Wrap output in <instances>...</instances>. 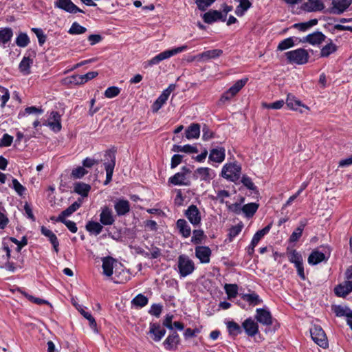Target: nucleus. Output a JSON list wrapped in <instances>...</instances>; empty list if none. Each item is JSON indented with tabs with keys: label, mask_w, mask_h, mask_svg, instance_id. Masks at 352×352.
<instances>
[{
	"label": "nucleus",
	"mask_w": 352,
	"mask_h": 352,
	"mask_svg": "<svg viewBox=\"0 0 352 352\" xmlns=\"http://www.w3.org/2000/svg\"><path fill=\"white\" fill-rule=\"evenodd\" d=\"M352 292V281H344L334 288V293L338 297H346Z\"/></svg>",
	"instance_id": "18"
},
{
	"label": "nucleus",
	"mask_w": 352,
	"mask_h": 352,
	"mask_svg": "<svg viewBox=\"0 0 352 352\" xmlns=\"http://www.w3.org/2000/svg\"><path fill=\"white\" fill-rule=\"evenodd\" d=\"M90 189L91 186L89 184L82 182H78L74 184V192L83 197L88 196Z\"/></svg>",
	"instance_id": "35"
},
{
	"label": "nucleus",
	"mask_w": 352,
	"mask_h": 352,
	"mask_svg": "<svg viewBox=\"0 0 352 352\" xmlns=\"http://www.w3.org/2000/svg\"><path fill=\"white\" fill-rule=\"evenodd\" d=\"M172 151L173 152H184L186 153H198V149L196 146H192L190 144H186L184 146H179L175 144L172 148Z\"/></svg>",
	"instance_id": "36"
},
{
	"label": "nucleus",
	"mask_w": 352,
	"mask_h": 352,
	"mask_svg": "<svg viewBox=\"0 0 352 352\" xmlns=\"http://www.w3.org/2000/svg\"><path fill=\"white\" fill-rule=\"evenodd\" d=\"M326 259L324 253L318 250L313 251L308 257V263L310 265H317Z\"/></svg>",
	"instance_id": "34"
},
{
	"label": "nucleus",
	"mask_w": 352,
	"mask_h": 352,
	"mask_svg": "<svg viewBox=\"0 0 352 352\" xmlns=\"http://www.w3.org/2000/svg\"><path fill=\"white\" fill-rule=\"evenodd\" d=\"M294 45L293 38L292 37L287 38L282 41L278 45L277 50L283 51L289 49Z\"/></svg>",
	"instance_id": "56"
},
{
	"label": "nucleus",
	"mask_w": 352,
	"mask_h": 352,
	"mask_svg": "<svg viewBox=\"0 0 352 352\" xmlns=\"http://www.w3.org/2000/svg\"><path fill=\"white\" fill-rule=\"evenodd\" d=\"M10 240L12 243H14V244H16L17 245L16 251L18 252H20V251L21 250L22 248L28 244V239H27V237L25 236H23L21 241H19L16 238H14V237H10Z\"/></svg>",
	"instance_id": "62"
},
{
	"label": "nucleus",
	"mask_w": 352,
	"mask_h": 352,
	"mask_svg": "<svg viewBox=\"0 0 352 352\" xmlns=\"http://www.w3.org/2000/svg\"><path fill=\"white\" fill-rule=\"evenodd\" d=\"M176 227L179 234L184 238H188L191 234V228L188 222L184 219H179L177 221Z\"/></svg>",
	"instance_id": "28"
},
{
	"label": "nucleus",
	"mask_w": 352,
	"mask_h": 352,
	"mask_svg": "<svg viewBox=\"0 0 352 352\" xmlns=\"http://www.w3.org/2000/svg\"><path fill=\"white\" fill-rule=\"evenodd\" d=\"M258 208V205L255 203H250L244 205L242 207V211L245 214L246 217H252L254 213L256 212Z\"/></svg>",
	"instance_id": "42"
},
{
	"label": "nucleus",
	"mask_w": 352,
	"mask_h": 352,
	"mask_svg": "<svg viewBox=\"0 0 352 352\" xmlns=\"http://www.w3.org/2000/svg\"><path fill=\"white\" fill-rule=\"evenodd\" d=\"M103 274L107 276H111L113 274V264L116 262V259L111 256H107L102 258Z\"/></svg>",
	"instance_id": "29"
},
{
	"label": "nucleus",
	"mask_w": 352,
	"mask_h": 352,
	"mask_svg": "<svg viewBox=\"0 0 352 352\" xmlns=\"http://www.w3.org/2000/svg\"><path fill=\"white\" fill-rule=\"evenodd\" d=\"M23 258L19 260L20 263H14L13 262L7 261L5 263V265L3 267H5L6 270H8L10 272H14L16 268H21L23 266Z\"/></svg>",
	"instance_id": "63"
},
{
	"label": "nucleus",
	"mask_w": 352,
	"mask_h": 352,
	"mask_svg": "<svg viewBox=\"0 0 352 352\" xmlns=\"http://www.w3.org/2000/svg\"><path fill=\"white\" fill-rule=\"evenodd\" d=\"M333 311L336 315L338 317L348 316L352 311L349 308L346 307H342L341 305L335 306Z\"/></svg>",
	"instance_id": "55"
},
{
	"label": "nucleus",
	"mask_w": 352,
	"mask_h": 352,
	"mask_svg": "<svg viewBox=\"0 0 352 352\" xmlns=\"http://www.w3.org/2000/svg\"><path fill=\"white\" fill-rule=\"evenodd\" d=\"M205 237L206 235L202 230H194L191 242L194 244H200Z\"/></svg>",
	"instance_id": "51"
},
{
	"label": "nucleus",
	"mask_w": 352,
	"mask_h": 352,
	"mask_svg": "<svg viewBox=\"0 0 352 352\" xmlns=\"http://www.w3.org/2000/svg\"><path fill=\"white\" fill-rule=\"evenodd\" d=\"M168 97L166 94L162 93L157 99L153 102L152 105V111L154 113H157L162 107L166 103Z\"/></svg>",
	"instance_id": "41"
},
{
	"label": "nucleus",
	"mask_w": 352,
	"mask_h": 352,
	"mask_svg": "<svg viewBox=\"0 0 352 352\" xmlns=\"http://www.w3.org/2000/svg\"><path fill=\"white\" fill-rule=\"evenodd\" d=\"M55 7L65 10L69 13L84 12L78 8L71 0H56L54 2Z\"/></svg>",
	"instance_id": "10"
},
{
	"label": "nucleus",
	"mask_w": 352,
	"mask_h": 352,
	"mask_svg": "<svg viewBox=\"0 0 352 352\" xmlns=\"http://www.w3.org/2000/svg\"><path fill=\"white\" fill-rule=\"evenodd\" d=\"M177 267L180 276L185 277L195 270L194 262L186 255L182 254L178 257Z\"/></svg>",
	"instance_id": "4"
},
{
	"label": "nucleus",
	"mask_w": 352,
	"mask_h": 352,
	"mask_svg": "<svg viewBox=\"0 0 352 352\" xmlns=\"http://www.w3.org/2000/svg\"><path fill=\"white\" fill-rule=\"evenodd\" d=\"M337 50V46L331 42L326 45H324L320 51V56L322 57H327L330 54L334 53Z\"/></svg>",
	"instance_id": "46"
},
{
	"label": "nucleus",
	"mask_w": 352,
	"mask_h": 352,
	"mask_svg": "<svg viewBox=\"0 0 352 352\" xmlns=\"http://www.w3.org/2000/svg\"><path fill=\"white\" fill-rule=\"evenodd\" d=\"M203 19L205 23L210 24L218 20L225 21L226 16L220 11L211 10L204 14Z\"/></svg>",
	"instance_id": "17"
},
{
	"label": "nucleus",
	"mask_w": 352,
	"mask_h": 352,
	"mask_svg": "<svg viewBox=\"0 0 352 352\" xmlns=\"http://www.w3.org/2000/svg\"><path fill=\"white\" fill-rule=\"evenodd\" d=\"M115 210L118 216H123L130 211V204L125 199H118L115 202Z\"/></svg>",
	"instance_id": "25"
},
{
	"label": "nucleus",
	"mask_w": 352,
	"mask_h": 352,
	"mask_svg": "<svg viewBox=\"0 0 352 352\" xmlns=\"http://www.w3.org/2000/svg\"><path fill=\"white\" fill-rule=\"evenodd\" d=\"M186 49H187V46L183 45L181 47H178L176 48L164 51V52L160 53L159 54L156 55L153 58H152L151 60L145 62L144 63V67L146 68V67L152 66L153 65H157L160 62H161L165 59H167L174 55H176L177 54L180 53Z\"/></svg>",
	"instance_id": "1"
},
{
	"label": "nucleus",
	"mask_w": 352,
	"mask_h": 352,
	"mask_svg": "<svg viewBox=\"0 0 352 352\" xmlns=\"http://www.w3.org/2000/svg\"><path fill=\"white\" fill-rule=\"evenodd\" d=\"M271 228V225H267L264 228L257 231L252 238V245H256L261 239L267 234Z\"/></svg>",
	"instance_id": "43"
},
{
	"label": "nucleus",
	"mask_w": 352,
	"mask_h": 352,
	"mask_svg": "<svg viewBox=\"0 0 352 352\" xmlns=\"http://www.w3.org/2000/svg\"><path fill=\"white\" fill-rule=\"evenodd\" d=\"M224 289L229 299L235 298L238 294V285L236 284H226Z\"/></svg>",
	"instance_id": "47"
},
{
	"label": "nucleus",
	"mask_w": 352,
	"mask_h": 352,
	"mask_svg": "<svg viewBox=\"0 0 352 352\" xmlns=\"http://www.w3.org/2000/svg\"><path fill=\"white\" fill-rule=\"evenodd\" d=\"M82 200L78 199V201L74 202L67 209L63 210L56 219V221H65V217L71 215L72 213L76 212L81 206Z\"/></svg>",
	"instance_id": "24"
},
{
	"label": "nucleus",
	"mask_w": 352,
	"mask_h": 352,
	"mask_svg": "<svg viewBox=\"0 0 352 352\" xmlns=\"http://www.w3.org/2000/svg\"><path fill=\"white\" fill-rule=\"evenodd\" d=\"M210 255L211 250L208 247L198 246L195 248V256L202 263H208Z\"/></svg>",
	"instance_id": "21"
},
{
	"label": "nucleus",
	"mask_w": 352,
	"mask_h": 352,
	"mask_svg": "<svg viewBox=\"0 0 352 352\" xmlns=\"http://www.w3.org/2000/svg\"><path fill=\"white\" fill-rule=\"evenodd\" d=\"M148 334L155 342H159L166 334V329L158 323H151Z\"/></svg>",
	"instance_id": "15"
},
{
	"label": "nucleus",
	"mask_w": 352,
	"mask_h": 352,
	"mask_svg": "<svg viewBox=\"0 0 352 352\" xmlns=\"http://www.w3.org/2000/svg\"><path fill=\"white\" fill-rule=\"evenodd\" d=\"M194 177L200 178L201 180L210 182L214 177V172L209 168L201 167L198 168L194 173Z\"/></svg>",
	"instance_id": "20"
},
{
	"label": "nucleus",
	"mask_w": 352,
	"mask_h": 352,
	"mask_svg": "<svg viewBox=\"0 0 352 352\" xmlns=\"http://www.w3.org/2000/svg\"><path fill=\"white\" fill-rule=\"evenodd\" d=\"M179 342V336L177 332H173L169 335L163 342V344L167 350H174Z\"/></svg>",
	"instance_id": "26"
},
{
	"label": "nucleus",
	"mask_w": 352,
	"mask_h": 352,
	"mask_svg": "<svg viewBox=\"0 0 352 352\" xmlns=\"http://www.w3.org/2000/svg\"><path fill=\"white\" fill-rule=\"evenodd\" d=\"M87 32V28L80 25L77 22H74L68 30V33L70 34H81Z\"/></svg>",
	"instance_id": "50"
},
{
	"label": "nucleus",
	"mask_w": 352,
	"mask_h": 352,
	"mask_svg": "<svg viewBox=\"0 0 352 352\" xmlns=\"http://www.w3.org/2000/svg\"><path fill=\"white\" fill-rule=\"evenodd\" d=\"M287 61L292 64L304 65L309 58L308 52L302 48L292 50L285 53Z\"/></svg>",
	"instance_id": "2"
},
{
	"label": "nucleus",
	"mask_w": 352,
	"mask_h": 352,
	"mask_svg": "<svg viewBox=\"0 0 352 352\" xmlns=\"http://www.w3.org/2000/svg\"><path fill=\"white\" fill-rule=\"evenodd\" d=\"M216 0H195V3L199 10L205 11L210 7Z\"/></svg>",
	"instance_id": "58"
},
{
	"label": "nucleus",
	"mask_w": 352,
	"mask_h": 352,
	"mask_svg": "<svg viewBox=\"0 0 352 352\" xmlns=\"http://www.w3.org/2000/svg\"><path fill=\"white\" fill-rule=\"evenodd\" d=\"M241 327L248 336L253 337L258 333V323L251 317L245 319Z\"/></svg>",
	"instance_id": "12"
},
{
	"label": "nucleus",
	"mask_w": 352,
	"mask_h": 352,
	"mask_svg": "<svg viewBox=\"0 0 352 352\" xmlns=\"http://www.w3.org/2000/svg\"><path fill=\"white\" fill-rule=\"evenodd\" d=\"M105 162L104 163L106 170V180L104 184H108L112 179L114 167L116 165V155L115 151L108 150L104 154Z\"/></svg>",
	"instance_id": "5"
},
{
	"label": "nucleus",
	"mask_w": 352,
	"mask_h": 352,
	"mask_svg": "<svg viewBox=\"0 0 352 352\" xmlns=\"http://www.w3.org/2000/svg\"><path fill=\"white\" fill-rule=\"evenodd\" d=\"M241 167L236 163L226 164L223 166L221 175L225 179L236 182L240 178Z\"/></svg>",
	"instance_id": "3"
},
{
	"label": "nucleus",
	"mask_w": 352,
	"mask_h": 352,
	"mask_svg": "<svg viewBox=\"0 0 352 352\" xmlns=\"http://www.w3.org/2000/svg\"><path fill=\"white\" fill-rule=\"evenodd\" d=\"M191 170L186 166H183L180 172L177 173L173 177L168 179V182L173 185L176 186H186L190 185V180L186 177V175L190 174Z\"/></svg>",
	"instance_id": "8"
},
{
	"label": "nucleus",
	"mask_w": 352,
	"mask_h": 352,
	"mask_svg": "<svg viewBox=\"0 0 352 352\" xmlns=\"http://www.w3.org/2000/svg\"><path fill=\"white\" fill-rule=\"evenodd\" d=\"M300 8L306 12H317L323 10L324 6L322 0H306Z\"/></svg>",
	"instance_id": "16"
},
{
	"label": "nucleus",
	"mask_w": 352,
	"mask_h": 352,
	"mask_svg": "<svg viewBox=\"0 0 352 352\" xmlns=\"http://www.w3.org/2000/svg\"><path fill=\"white\" fill-rule=\"evenodd\" d=\"M48 126L55 132H58L61 129V118L57 111H52L49 118Z\"/></svg>",
	"instance_id": "27"
},
{
	"label": "nucleus",
	"mask_w": 352,
	"mask_h": 352,
	"mask_svg": "<svg viewBox=\"0 0 352 352\" xmlns=\"http://www.w3.org/2000/svg\"><path fill=\"white\" fill-rule=\"evenodd\" d=\"M41 233L44 236H45L46 237H47L49 239L50 241L51 242V243L53 245V248H54L55 252H58L59 250H58L59 243H58V239H57L56 234L52 231L47 229L45 226L41 227Z\"/></svg>",
	"instance_id": "30"
},
{
	"label": "nucleus",
	"mask_w": 352,
	"mask_h": 352,
	"mask_svg": "<svg viewBox=\"0 0 352 352\" xmlns=\"http://www.w3.org/2000/svg\"><path fill=\"white\" fill-rule=\"evenodd\" d=\"M256 314L255 318L259 323L265 325L270 326L272 324V317L271 313L265 309H256Z\"/></svg>",
	"instance_id": "14"
},
{
	"label": "nucleus",
	"mask_w": 352,
	"mask_h": 352,
	"mask_svg": "<svg viewBox=\"0 0 352 352\" xmlns=\"http://www.w3.org/2000/svg\"><path fill=\"white\" fill-rule=\"evenodd\" d=\"M186 138L188 140L196 139L200 135V125L197 123L191 124L185 131Z\"/></svg>",
	"instance_id": "31"
},
{
	"label": "nucleus",
	"mask_w": 352,
	"mask_h": 352,
	"mask_svg": "<svg viewBox=\"0 0 352 352\" xmlns=\"http://www.w3.org/2000/svg\"><path fill=\"white\" fill-rule=\"evenodd\" d=\"M185 215L189 221L194 226H199L201 223V214L195 205H190L185 211Z\"/></svg>",
	"instance_id": "9"
},
{
	"label": "nucleus",
	"mask_w": 352,
	"mask_h": 352,
	"mask_svg": "<svg viewBox=\"0 0 352 352\" xmlns=\"http://www.w3.org/2000/svg\"><path fill=\"white\" fill-rule=\"evenodd\" d=\"M352 0H332L331 12L340 14L345 12L351 5Z\"/></svg>",
	"instance_id": "11"
},
{
	"label": "nucleus",
	"mask_w": 352,
	"mask_h": 352,
	"mask_svg": "<svg viewBox=\"0 0 352 352\" xmlns=\"http://www.w3.org/2000/svg\"><path fill=\"white\" fill-rule=\"evenodd\" d=\"M223 51L220 49H214L205 51L201 54H197L195 58L198 60L208 61L210 59L217 58L221 56Z\"/></svg>",
	"instance_id": "19"
},
{
	"label": "nucleus",
	"mask_w": 352,
	"mask_h": 352,
	"mask_svg": "<svg viewBox=\"0 0 352 352\" xmlns=\"http://www.w3.org/2000/svg\"><path fill=\"white\" fill-rule=\"evenodd\" d=\"M248 80V78H244L237 80L229 89H228L222 94L219 102L221 103H225L226 102L230 100L245 85Z\"/></svg>",
	"instance_id": "6"
},
{
	"label": "nucleus",
	"mask_w": 352,
	"mask_h": 352,
	"mask_svg": "<svg viewBox=\"0 0 352 352\" xmlns=\"http://www.w3.org/2000/svg\"><path fill=\"white\" fill-rule=\"evenodd\" d=\"M64 81L66 84H73L75 85H83L80 75H72L66 78Z\"/></svg>",
	"instance_id": "59"
},
{
	"label": "nucleus",
	"mask_w": 352,
	"mask_h": 352,
	"mask_svg": "<svg viewBox=\"0 0 352 352\" xmlns=\"http://www.w3.org/2000/svg\"><path fill=\"white\" fill-rule=\"evenodd\" d=\"M310 333L312 340L316 343L318 346L323 349H326L328 347V340L327 336L322 329L321 327L318 325H314L310 329Z\"/></svg>",
	"instance_id": "7"
},
{
	"label": "nucleus",
	"mask_w": 352,
	"mask_h": 352,
	"mask_svg": "<svg viewBox=\"0 0 352 352\" xmlns=\"http://www.w3.org/2000/svg\"><path fill=\"white\" fill-rule=\"evenodd\" d=\"M120 92L118 87L112 86L107 88L104 91V96L107 98H112L117 96Z\"/></svg>",
	"instance_id": "60"
},
{
	"label": "nucleus",
	"mask_w": 352,
	"mask_h": 352,
	"mask_svg": "<svg viewBox=\"0 0 352 352\" xmlns=\"http://www.w3.org/2000/svg\"><path fill=\"white\" fill-rule=\"evenodd\" d=\"M305 223L300 222V226L292 232L289 237V242L294 243L298 241L302 234Z\"/></svg>",
	"instance_id": "48"
},
{
	"label": "nucleus",
	"mask_w": 352,
	"mask_h": 352,
	"mask_svg": "<svg viewBox=\"0 0 352 352\" xmlns=\"http://www.w3.org/2000/svg\"><path fill=\"white\" fill-rule=\"evenodd\" d=\"M289 260L291 263H294L295 265H299L300 263H302V257L301 254L295 250L291 252Z\"/></svg>",
	"instance_id": "57"
},
{
	"label": "nucleus",
	"mask_w": 352,
	"mask_h": 352,
	"mask_svg": "<svg viewBox=\"0 0 352 352\" xmlns=\"http://www.w3.org/2000/svg\"><path fill=\"white\" fill-rule=\"evenodd\" d=\"M239 4L235 10V14L241 16L252 6V3L250 0H239Z\"/></svg>",
	"instance_id": "38"
},
{
	"label": "nucleus",
	"mask_w": 352,
	"mask_h": 352,
	"mask_svg": "<svg viewBox=\"0 0 352 352\" xmlns=\"http://www.w3.org/2000/svg\"><path fill=\"white\" fill-rule=\"evenodd\" d=\"M87 173L88 171L84 167L79 166L72 170L71 175L73 178L79 179L87 175Z\"/></svg>",
	"instance_id": "61"
},
{
	"label": "nucleus",
	"mask_w": 352,
	"mask_h": 352,
	"mask_svg": "<svg viewBox=\"0 0 352 352\" xmlns=\"http://www.w3.org/2000/svg\"><path fill=\"white\" fill-rule=\"evenodd\" d=\"M326 38L324 34L321 32H314V33L309 34L303 38L302 42H307L313 45H319L322 43Z\"/></svg>",
	"instance_id": "22"
},
{
	"label": "nucleus",
	"mask_w": 352,
	"mask_h": 352,
	"mask_svg": "<svg viewBox=\"0 0 352 352\" xmlns=\"http://www.w3.org/2000/svg\"><path fill=\"white\" fill-rule=\"evenodd\" d=\"M80 314L89 320L90 327L95 331L97 332V324L94 319V318L91 316V314L89 312L85 311L83 309L80 308L78 309Z\"/></svg>",
	"instance_id": "49"
},
{
	"label": "nucleus",
	"mask_w": 352,
	"mask_h": 352,
	"mask_svg": "<svg viewBox=\"0 0 352 352\" xmlns=\"http://www.w3.org/2000/svg\"><path fill=\"white\" fill-rule=\"evenodd\" d=\"M148 301V298L145 296L138 294L132 300L131 303L134 306L143 307L147 305Z\"/></svg>",
	"instance_id": "52"
},
{
	"label": "nucleus",
	"mask_w": 352,
	"mask_h": 352,
	"mask_svg": "<svg viewBox=\"0 0 352 352\" xmlns=\"http://www.w3.org/2000/svg\"><path fill=\"white\" fill-rule=\"evenodd\" d=\"M32 64V60L29 57H24L19 64V69L24 74L30 73V65Z\"/></svg>",
	"instance_id": "45"
},
{
	"label": "nucleus",
	"mask_w": 352,
	"mask_h": 352,
	"mask_svg": "<svg viewBox=\"0 0 352 352\" xmlns=\"http://www.w3.org/2000/svg\"><path fill=\"white\" fill-rule=\"evenodd\" d=\"M317 23H318V20L314 19H311L307 22L295 23L293 25L292 27L299 30L300 31L305 32L307 30H308L309 28L316 25Z\"/></svg>",
	"instance_id": "44"
},
{
	"label": "nucleus",
	"mask_w": 352,
	"mask_h": 352,
	"mask_svg": "<svg viewBox=\"0 0 352 352\" xmlns=\"http://www.w3.org/2000/svg\"><path fill=\"white\" fill-rule=\"evenodd\" d=\"M286 104L287 107L292 110H298V107H302L305 109L309 110V107L303 104L298 100H296L294 96L291 94L287 95V98L286 100Z\"/></svg>",
	"instance_id": "32"
},
{
	"label": "nucleus",
	"mask_w": 352,
	"mask_h": 352,
	"mask_svg": "<svg viewBox=\"0 0 352 352\" xmlns=\"http://www.w3.org/2000/svg\"><path fill=\"white\" fill-rule=\"evenodd\" d=\"M226 157V150L223 147H217L210 151L209 160L217 163H221Z\"/></svg>",
	"instance_id": "23"
},
{
	"label": "nucleus",
	"mask_w": 352,
	"mask_h": 352,
	"mask_svg": "<svg viewBox=\"0 0 352 352\" xmlns=\"http://www.w3.org/2000/svg\"><path fill=\"white\" fill-rule=\"evenodd\" d=\"M86 229L90 233L94 234L95 235H98L102 232L103 226L101 223H98L94 221H89L86 225Z\"/></svg>",
	"instance_id": "37"
},
{
	"label": "nucleus",
	"mask_w": 352,
	"mask_h": 352,
	"mask_svg": "<svg viewBox=\"0 0 352 352\" xmlns=\"http://www.w3.org/2000/svg\"><path fill=\"white\" fill-rule=\"evenodd\" d=\"M226 327L228 330L229 334L233 337L238 336L242 332V327L234 321H228L226 322Z\"/></svg>",
	"instance_id": "39"
},
{
	"label": "nucleus",
	"mask_w": 352,
	"mask_h": 352,
	"mask_svg": "<svg viewBox=\"0 0 352 352\" xmlns=\"http://www.w3.org/2000/svg\"><path fill=\"white\" fill-rule=\"evenodd\" d=\"M100 221L104 226H111L114 223L115 217L112 210L109 207L104 206L101 208Z\"/></svg>",
	"instance_id": "13"
},
{
	"label": "nucleus",
	"mask_w": 352,
	"mask_h": 352,
	"mask_svg": "<svg viewBox=\"0 0 352 352\" xmlns=\"http://www.w3.org/2000/svg\"><path fill=\"white\" fill-rule=\"evenodd\" d=\"M283 100H277L272 103H263L262 106L266 109H280L284 105Z\"/></svg>",
	"instance_id": "64"
},
{
	"label": "nucleus",
	"mask_w": 352,
	"mask_h": 352,
	"mask_svg": "<svg viewBox=\"0 0 352 352\" xmlns=\"http://www.w3.org/2000/svg\"><path fill=\"white\" fill-rule=\"evenodd\" d=\"M12 187L15 190L18 195L21 197L25 193L26 188L23 186L22 184H21L16 179L12 178Z\"/></svg>",
	"instance_id": "54"
},
{
	"label": "nucleus",
	"mask_w": 352,
	"mask_h": 352,
	"mask_svg": "<svg viewBox=\"0 0 352 352\" xmlns=\"http://www.w3.org/2000/svg\"><path fill=\"white\" fill-rule=\"evenodd\" d=\"M241 298L252 306H256L263 302V300L260 298L259 296L255 292H252L251 294H243L241 295Z\"/></svg>",
	"instance_id": "33"
},
{
	"label": "nucleus",
	"mask_w": 352,
	"mask_h": 352,
	"mask_svg": "<svg viewBox=\"0 0 352 352\" xmlns=\"http://www.w3.org/2000/svg\"><path fill=\"white\" fill-rule=\"evenodd\" d=\"M30 38L26 33L21 32L16 39V44L21 47H25L28 45Z\"/></svg>",
	"instance_id": "53"
},
{
	"label": "nucleus",
	"mask_w": 352,
	"mask_h": 352,
	"mask_svg": "<svg viewBox=\"0 0 352 352\" xmlns=\"http://www.w3.org/2000/svg\"><path fill=\"white\" fill-rule=\"evenodd\" d=\"M13 36L12 30L10 28L0 29V43L6 44L9 42Z\"/></svg>",
	"instance_id": "40"
}]
</instances>
